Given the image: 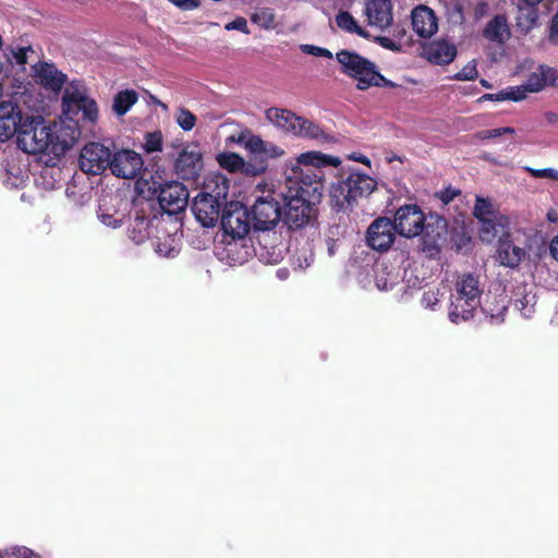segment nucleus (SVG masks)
Returning <instances> with one entry per match:
<instances>
[{
    "mask_svg": "<svg viewBox=\"0 0 558 558\" xmlns=\"http://www.w3.org/2000/svg\"><path fill=\"white\" fill-rule=\"evenodd\" d=\"M341 160L320 151H306L284 165V175L290 184L286 199V216L289 223L301 227L308 221L310 207L305 197L307 189L313 186L316 192L323 187L320 171L324 167H339Z\"/></svg>",
    "mask_w": 558,
    "mask_h": 558,
    "instance_id": "nucleus-1",
    "label": "nucleus"
},
{
    "mask_svg": "<svg viewBox=\"0 0 558 558\" xmlns=\"http://www.w3.org/2000/svg\"><path fill=\"white\" fill-rule=\"evenodd\" d=\"M63 118L51 126V154H65L80 138L78 121L95 123L98 119L96 101L88 97L85 86L80 82L70 83L62 97Z\"/></svg>",
    "mask_w": 558,
    "mask_h": 558,
    "instance_id": "nucleus-2",
    "label": "nucleus"
},
{
    "mask_svg": "<svg viewBox=\"0 0 558 558\" xmlns=\"http://www.w3.org/2000/svg\"><path fill=\"white\" fill-rule=\"evenodd\" d=\"M391 246H355L351 253L348 271L355 275L357 280L366 286L369 280V271L375 272V283L378 290H390L399 282V271L388 267L384 262H378L377 254L387 252Z\"/></svg>",
    "mask_w": 558,
    "mask_h": 558,
    "instance_id": "nucleus-3",
    "label": "nucleus"
},
{
    "mask_svg": "<svg viewBox=\"0 0 558 558\" xmlns=\"http://www.w3.org/2000/svg\"><path fill=\"white\" fill-rule=\"evenodd\" d=\"M377 186L369 175L354 169L342 170L329 187V204L336 211L352 210L359 198L367 197Z\"/></svg>",
    "mask_w": 558,
    "mask_h": 558,
    "instance_id": "nucleus-4",
    "label": "nucleus"
},
{
    "mask_svg": "<svg viewBox=\"0 0 558 558\" xmlns=\"http://www.w3.org/2000/svg\"><path fill=\"white\" fill-rule=\"evenodd\" d=\"M395 226L397 233L407 239H412L421 234L432 236L433 241L440 239L446 231V220L438 215L425 217L424 213L416 205H405L400 207L395 216Z\"/></svg>",
    "mask_w": 558,
    "mask_h": 558,
    "instance_id": "nucleus-5",
    "label": "nucleus"
},
{
    "mask_svg": "<svg viewBox=\"0 0 558 558\" xmlns=\"http://www.w3.org/2000/svg\"><path fill=\"white\" fill-rule=\"evenodd\" d=\"M412 255L413 262L408 260L403 267L402 280L409 288H420L441 267L440 246H415Z\"/></svg>",
    "mask_w": 558,
    "mask_h": 558,
    "instance_id": "nucleus-6",
    "label": "nucleus"
},
{
    "mask_svg": "<svg viewBox=\"0 0 558 558\" xmlns=\"http://www.w3.org/2000/svg\"><path fill=\"white\" fill-rule=\"evenodd\" d=\"M343 71L357 81L359 89H366L371 86H393V83L386 80L376 71L374 63L355 52L342 50L336 56Z\"/></svg>",
    "mask_w": 558,
    "mask_h": 558,
    "instance_id": "nucleus-7",
    "label": "nucleus"
},
{
    "mask_svg": "<svg viewBox=\"0 0 558 558\" xmlns=\"http://www.w3.org/2000/svg\"><path fill=\"white\" fill-rule=\"evenodd\" d=\"M51 126L45 123L39 114L25 117L24 124L17 135L19 147L27 154H51Z\"/></svg>",
    "mask_w": 558,
    "mask_h": 558,
    "instance_id": "nucleus-8",
    "label": "nucleus"
},
{
    "mask_svg": "<svg viewBox=\"0 0 558 558\" xmlns=\"http://www.w3.org/2000/svg\"><path fill=\"white\" fill-rule=\"evenodd\" d=\"M554 68L542 64L536 72L529 75L526 82L520 86H511L496 94H490V101L512 100L520 101L526 98L527 94L538 93L546 86H550V75Z\"/></svg>",
    "mask_w": 558,
    "mask_h": 558,
    "instance_id": "nucleus-9",
    "label": "nucleus"
},
{
    "mask_svg": "<svg viewBox=\"0 0 558 558\" xmlns=\"http://www.w3.org/2000/svg\"><path fill=\"white\" fill-rule=\"evenodd\" d=\"M252 206V216L254 228L259 231L272 229L281 218V206L279 197L275 191H262Z\"/></svg>",
    "mask_w": 558,
    "mask_h": 558,
    "instance_id": "nucleus-10",
    "label": "nucleus"
},
{
    "mask_svg": "<svg viewBox=\"0 0 558 558\" xmlns=\"http://www.w3.org/2000/svg\"><path fill=\"white\" fill-rule=\"evenodd\" d=\"M174 171L183 180H196L203 168V151L198 143L191 142L182 146L174 158Z\"/></svg>",
    "mask_w": 558,
    "mask_h": 558,
    "instance_id": "nucleus-11",
    "label": "nucleus"
},
{
    "mask_svg": "<svg viewBox=\"0 0 558 558\" xmlns=\"http://www.w3.org/2000/svg\"><path fill=\"white\" fill-rule=\"evenodd\" d=\"M111 150L98 142L86 144L80 155L78 165L83 172L88 174H100L109 169Z\"/></svg>",
    "mask_w": 558,
    "mask_h": 558,
    "instance_id": "nucleus-12",
    "label": "nucleus"
},
{
    "mask_svg": "<svg viewBox=\"0 0 558 558\" xmlns=\"http://www.w3.org/2000/svg\"><path fill=\"white\" fill-rule=\"evenodd\" d=\"M221 227L232 240H242L248 234V211L240 203L230 202L221 215Z\"/></svg>",
    "mask_w": 558,
    "mask_h": 558,
    "instance_id": "nucleus-13",
    "label": "nucleus"
},
{
    "mask_svg": "<svg viewBox=\"0 0 558 558\" xmlns=\"http://www.w3.org/2000/svg\"><path fill=\"white\" fill-rule=\"evenodd\" d=\"M144 166L142 156L132 149H120L111 153L109 169L111 173L121 179H135Z\"/></svg>",
    "mask_w": 558,
    "mask_h": 558,
    "instance_id": "nucleus-14",
    "label": "nucleus"
},
{
    "mask_svg": "<svg viewBox=\"0 0 558 558\" xmlns=\"http://www.w3.org/2000/svg\"><path fill=\"white\" fill-rule=\"evenodd\" d=\"M189 201L187 189L178 181L166 182L160 185L158 193V203L161 209L174 215L183 210Z\"/></svg>",
    "mask_w": 558,
    "mask_h": 558,
    "instance_id": "nucleus-15",
    "label": "nucleus"
},
{
    "mask_svg": "<svg viewBox=\"0 0 558 558\" xmlns=\"http://www.w3.org/2000/svg\"><path fill=\"white\" fill-rule=\"evenodd\" d=\"M26 116L29 114L23 112L16 101H2L0 104V142H5L14 134H19Z\"/></svg>",
    "mask_w": 558,
    "mask_h": 558,
    "instance_id": "nucleus-16",
    "label": "nucleus"
},
{
    "mask_svg": "<svg viewBox=\"0 0 558 558\" xmlns=\"http://www.w3.org/2000/svg\"><path fill=\"white\" fill-rule=\"evenodd\" d=\"M227 206L217 199L198 193L193 201L192 211L203 227L209 228L217 223L221 215V208Z\"/></svg>",
    "mask_w": 558,
    "mask_h": 558,
    "instance_id": "nucleus-17",
    "label": "nucleus"
},
{
    "mask_svg": "<svg viewBox=\"0 0 558 558\" xmlns=\"http://www.w3.org/2000/svg\"><path fill=\"white\" fill-rule=\"evenodd\" d=\"M413 32L421 38L427 39L438 32V17L433 9L420 4L411 12Z\"/></svg>",
    "mask_w": 558,
    "mask_h": 558,
    "instance_id": "nucleus-18",
    "label": "nucleus"
},
{
    "mask_svg": "<svg viewBox=\"0 0 558 558\" xmlns=\"http://www.w3.org/2000/svg\"><path fill=\"white\" fill-rule=\"evenodd\" d=\"M397 230L395 222L387 217L375 219L366 231V244H393Z\"/></svg>",
    "mask_w": 558,
    "mask_h": 558,
    "instance_id": "nucleus-19",
    "label": "nucleus"
},
{
    "mask_svg": "<svg viewBox=\"0 0 558 558\" xmlns=\"http://www.w3.org/2000/svg\"><path fill=\"white\" fill-rule=\"evenodd\" d=\"M368 24L386 28L392 23V5L390 0H368L364 10Z\"/></svg>",
    "mask_w": 558,
    "mask_h": 558,
    "instance_id": "nucleus-20",
    "label": "nucleus"
},
{
    "mask_svg": "<svg viewBox=\"0 0 558 558\" xmlns=\"http://www.w3.org/2000/svg\"><path fill=\"white\" fill-rule=\"evenodd\" d=\"M36 81L45 88L58 93L65 83V75L50 63H38L33 66Z\"/></svg>",
    "mask_w": 558,
    "mask_h": 558,
    "instance_id": "nucleus-21",
    "label": "nucleus"
},
{
    "mask_svg": "<svg viewBox=\"0 0 558 558\" xmlns=\"http://www.w3.org/2000/svg\"><path fill=\"white\" fill-rule=\"evenodd\" d=\"M252 246H214V255L223 265L241 266L252 258Z\"/></svg>",
    "mask_w": 558,
    "mask_h": 558,
    "instance_id": "nucleus-22",
    "label": "nucleus"
},
{
    "mask_svg": "<svg viewBox=\"0 0 558 558\" xmlns=\"http://www.w3.org/2000/svg\"><path fill=\"white\" fill-rule=\"evenodd\" d=\"M230 181L225 174L210 173L206 177L203 191L201 193L227 205Z\"/></svg>",
    "mask_w": 558,
    "mask_h": 558,
    "instance_id": "nucleus-23",
    "label": "nucleus"
},
{
    "mask_svg": "<svg viewBox=\"0 0 558 558\" xmlns=\"http://www.w3.org/2000/svg\"><path fill=\"white\" fill-rule=\"evenodd\" d=\"M424 56L433 63L448 64L456 58L457 48L447 40H437L424 47Z\"/></svg>",
    "mask_w": 558,
    "mask_h": 558,
    "instance_id": "nucleus-24",
    "label": "nucleus"
},
{
    "mask_svg": "<svg viewBox=\"0 0 558 558\" xmlns=\"http://www.w3.org/2000/svg\"><path fill=\"white\" fill-rule=\"evenodd\" d=\"M299 117L287 109L269 108L266 111V118L271 124L291 134L294 133Z\"/></svg>",
    "mask_w": 558,
    "mask_h": 558,
    "instance_id": "nucleus-25",
    "label": "nucleus"
},
{
    "mask_svg": "<svg viewBox=\"0 0 558 558\" xmlns=\"http://www.w3.org/2000/svg\"><path fill=\"white\" fill-rule=\"evenodd\" d=\"M476 304L468 305L465 298L456 293L451 296V304L448 312V318L453 324H459L470 319L473 315Z\"/></svg>",
    "mask_w": 558,
    "mask_h": 558,
    "instance_id": "nucleus-26",
    "label": "nucleus"
},
{
    "mask_svg": "<svg viewBox=\"0 0 558 558\" xmlns=\"http://www.w3.org/2000/svg\"><path fill=\"white\" fill-rule=\"evenodd\" d=\"M539 10L538 4L522 3L518 5L517 26L524 33L533 29L538 22Z\"/></svg>",
    "mask_w": 558,
    "mask_h": 558,
    "instance_id": "nucleus-27",
    "label": "nucleus"
},
{
    "mask_svg": "<svg viewBox=\"0 0 558 558\" xmlns=\"http://www.w3.org/2000/svg\"><path fill=\"white\" fill-rule=\"evenodd\" d=\"M490 238L496 239V244H511L509 219L495 215L490 208Z\"/></svg>",
    "mask_w": 558,
    "mask_h": 558,
    "instance_id": "nucleus-28",
    "label": "nucleus"
},
{
    "mask_svg": "<svg viewBox=\"0 0 558 558\" xmlns=\"http://www.w3.org/2000/svg\"><path fill=\"white\" fill-rule=\"evenodd\" d=\"M293 135L318 142H327L329 140L328 134L318 124L303 117H299Z\"/></svg>",
    "mask_w": 558,
    "mask_h": 558,
    "instance_id": "nucleus-29",
    "label": "nucleus"
},
{
    "mask_svg": "<svg viewBox=\"0 0 558 558\" xmlns=\"http://www.w3.org/2000/svg\"><path fill=\"white\" fill-rule=\"evenodd\" d=\"M251 250L252 256L255 255L265 265L280 263L288 253L287 246H252Z\"/></svg>",
    "mask_w": 558,
    "mask_h": 558,
    "instance_id": "nucleus-30",
    "label": "nucleus"
},
{
    "mask_svg": "<svg viewBox=\"0 0 558 558\" xmlns=\"http://www.w3.org/2000/svg\"><path fill=\"white\" fill-rule=\"evenodd\" d=\"M457 293L465 298L468 305H478V281L471 275L463 276L460 281L457 282Z\"/></svg>",
    "mask_w": 558,
    "mask_h": 558,
    "instance_id": "nucleus-31",
    "label": "nucleus"
},
{
    "mask_svg": "<svg viewBox=\"0 0 558 558\" xmlns=\"http://www.w3.org/2000/svg\"><path fill=\"white\" fill-rule=\"evenodd\" d=\"M290 254V264L295 269H305L314 262V251L312 246H287Z\"/></svg>",
    "mask_w": 558,
    "mask_h": 558,
    "instance_id": "nucleus-32",
    "label": "nucleus"
},
{
    "mask_svg": "<svg viewBox=\"0 0 558 558\" xmlns=\"http://www.w3.org/2000/svg\"><path fill=\"white\" fill-rule=\"evenodd\" d=\"M138 100L137 93L132 89H125L119 92L112 102L113 112L122 117L124 116Z\"/></svg>",
    "mask_w": 558,
    "mask_h": 558,
    "instance_id": "nucleus-33",
    "label": "nucleus"
},
{
    "mask_svg": "<svg viewBox=\"0 0 558 558\" xmlns=\"http://www.w3.org/2000/svg\"><path fill=\"white\" fill-rule=\"evenodd\" d=\"M515 130L510 126L490 129V145L504 144L506 150H513L517 145Z\"/></svg>",
    "mask_w": 558,
    "mask_h": 558,
    "instance_id": "nucleus-34",
    "label": "nucleus"
},
{
    "mask_svg": "<svg viewBox=\"0 0 558 558\" xmlns=\"http://www.w3.org/2000/svg\"><path fill=\"white\" fill-rule=\"evenodd\" d=\"M510 35L507 17L501 14L495 15L490 20V41L504 44L510 38Z\"/></svg>",
    "mask_w": 558,
    "mask_h": 558,
    "instance_id": "nucleus-35",
    "label": "nucleus"
},
{
    "mask_svg": "<svg viewBox=\"0 0 558 558\" xmlns=\"http://www.w3.org/2000/svg\"><path fill=\"white\" fill-rule=\"evenodd\" d=\"M498 255L500 263L507 267H517L526 255V251L523 246H501Z\"/></svg>",
    "mask_w": 558,
    "mask_h": 558,
    "instance_id": "nucleus-36",
    "label": "nucleus"
},
{
    "mask_svg": "<svg viewBox=\"0 0 558 558\" xmlns=\"http://www.w3.org/2000/svg\"><path fill=\"white\" fill-rule=\"evenodd\" d=\"M336 23L344 32L367 37L368 34L357 24L356 20L347 11L337 14Z\"/></svg>",
    "mask_w": 558,
    "mask_h": 558,
    "instance_id": "nucleus-37",
    "label": "nucleus"
},
{
    "mask_svg": "<svg viewBox=\"0 0 558 558\" xmlns=\"http://www.w3.org/2000/svg\"><path fill=\"white\" fill-rule=\"evenodd\" d=\"M26 179V172L15 165H10L2 177L3 184L9 189H19Z\"/></svg>",
    "mask_w": 558,
    "mask_h": 558,
    "instance_id": "nucleus-38",
    "label": "nucleus"
},
{
    "mask_svg": "<svg viewBox=\"0 0 558 558\" xmlns=\"http://www.w3.org/2000/svg\"><path fill=\"white\" fill-rule=\"evenodd\" d=\"M251 20L254 24L265 29H272L276 27V16L269 8H258L251 15Z\"/></svg>",
    "mask_w": 558,
    "mask_h": 558,
    "instance_id": "nucleus-39",
    "label": "nucleus"
},
{
    "mask_svg": "<svg viewBox=\"0 0 558 558\" xmlns=\"http://www.w3.org/2000/svg\"><path fill=\"white\" fill-rule=\"evenodd\" d=\"M97 217L102 225L117 229L121 227L124 216L118 210L106 208L101 205L97 213Z\"/></svg>",
    "mask_w": 558,
    "mask_h": 558,
    "instance_id": "nucleus-40",
    "label": "nucleus"
},
{
    "mask_svg": "<svg viewBox=\"0 0 558 558\" xmlns=\"http://www.w3.org/2000/svg\"><path fill=\"white\" fill-rule=\"evenodd\" d=\"M219 166L230 172H238L240 169H244L243 158L235 153H225L217 157Z\"/></svg>",
    "mask_w": 558,
    "mask_h": 558,
    "instance_id": "nucleus-41",
    "label": "nucleus"
},
{
    "mask_svg": "<svg viewBox=\"0 0 558 558\" xmlns=\"http://www.w3.org/2000/svg\"><path fill=\"white\" fill-rule=\"evenodd\" d=\"M174 120L177 124L185 132L193 130L196 124V117L189 109L180 107L175 114Z\"/></svg>",
    "mask_w": 558,
    "mask_h": 558,
    "instance_id": "nucleus-42",
    "label": "nucleus"
},
{
    "mask_svg": "<svg viewBox=\"0 0 558 558\" xmlns=\"http://www.w3.org/2000/svg\"><path fill=\"white\" fill-rule=\"evenodd\" d=\"M33 52L32 47H16L11 48L5 53V57L8 59V62L10 64H16L20 66H24L27 62V53Z\"/></svg>",
    "mask_w": 558,
    "mask_h": 558,
    "instance_id": "nucleus-43",
    "label": "nucleus"
},
{
    "mask_svg": "<svg viewBox=\"0 0 558 558\" xmlns=\"http://www.w3.org/2000/svg\"><path fill=\"white\" fill-rule=\"evenodd\" d=\"M473 215L476 219H478L480 222H482L483 227L482 229L484 231L488 230V202L477 196L476 197V204L474 206Z\"/></svg>",
    "mask_w": 558,
    "mask_h": 558,
    "instance_id": "nucleus-44",
    "label": "nucleus"
},
{
    "mask_svg": "<svg viewBox=\"0 0 558 558\" xmlns=\"http://www.w3.org/2000/svg\"><path fill=\"white\" fill-rule=\"evenodd\" d=\"M143 147L147 154L158 153L162 149V135L160 132L147 133Z\"/></svg>",
    "mask_w": 558,
    "mask_h": 558,
    "instance_id": "nucleus-45",
    "label": "nucleus"
},
{
    "mask_svg": "<svg viewBox=\"0 0 558 558\" xmlns=\"http://www.w3.org/2000/svg\"><path fill=\"white\" fill-rule=\"evenodd\" d=\"M5 554L13 558H40L37 553L25 546H11L5 549Z\"/></svg>",
    "mask_w": 558,
    "mask_h": 558,
    "instance_id": "nucleus-46",
    "label": "nucleus"
},
{
    "mask_svg": "<svg viewBox=\"0 0 558 558\" xmlns=\"http://www.w3.org/2000/svg\"><path fill=\"white\" fill-rule=\"evenodd\" d=\"M440 302V298H439V291H435V290H428V291H425L423 296H422V305L425 307V308H428V310H432V311H435L437 305L439 304Z\"/></svg>",
    "mask_w": 558,
    "mask_h": 558,
    "instance_id": "nucleus-47",
    "label": "nucleus"
},
{
    "mask_svg": "<svg viewBox=\"0 0 558 558\" xmlns=\"http://www.w3.org/2000/svg\"><path fill=\"white\" fill-rule=\"evenodd\" d=\"M284 150L271 142L265 141L260 156L263 158H278L283 156Z\"/></svg>",
    "mask_w": 558,
    "mask_h": 558,
    "instance_id": "nucleus-48",
    "label": "nucleus"
},
{
    "mask_svg": "<svg viewBox=\"0 0 558 558\" xmlns=\"http://www.w3.org/2000/svg\"><path fill=\"white\" fill-rule=\"evenodd\" d=\"M154 253L159 258H174L179 255L178 246H154Z\"/></svg>",
    "mask_w": 558,
    "mask_h": 558,
    "instance_id": "nucleus-49",
    "label": "nucleus"
},
{
    "mask_svg": "<svg viewBox=\"0 0 558 558\" xmlns=\"http://www.w3.org/2000/svg\"><path fill=\"white\" fill-rule=\"evenodd\" d=\"M301 50L311 56L323 57V58H331L332 54L328 49L314 46V45H301Z\"/></svg>",
    "mask_w": 558,
    "mask_h": 558,
    "instance_id": "nucleus-50",
    "label": "nucleus"
},
{
    "mask_svg": "<svg viewBox=\"0 0 558 558\" xmlns=\"http://www.w3.org/2000/svg\"><path fill=\"white\" fill-rule=\"evenodd\" d=\"M263 146H265V141L258 136H250L245 143V147L253 154L259 155L262 154Z\"/></svg>",
    "mask_w": 558,
    "mask_h": 558,
    "instance_id": "nucleus-51",
    "label": "nucleus"
},
{
    "mask_svg": "<svg viewBox=\"0 0 558 558\" xmlns=\"http://www.w3.org/2000/svg\"><path fill=\"white\" fill-rule=\"evenodd\" d=\"M526 170L534 178H548V179H553V180H558V171L553 168H545V169L526 168Z\"/></svg>",
    "mask_w": 558,
    "mask_h": 558,
    "instance_id": "nucleus-52",
    "label": "nucleus"
},
{
    "mask_svg": "<svg viewBox=\"0 0 558 558\" xmlns=\"http://www.w3.org/2000/svg\"><path fill=\"white\" fill-rule=\"evenodd\" d=\"M476 75V66L472 63H469L460 72L456 74V77L461 81H469L473 80Z\"/></svg>",
    "mask_w": 558,
    "mask_h": 558,
    "instance_id": "nucleus-53",
    "label": "nucleus"
},
{
    "mask_svg": "<svg viewBox=\"0 0 558 558\" xmlns=\"http://www.w3.org/2000/svg\"><path fill=\"white\" fill-rule=\"evenodd\" d=\"M548 40L553 45L558 44V11L551 17L548 33Z\"/></svg>",
    "mask_w": 558,
    "mask_h": 558,
    "instance_id": "nucleus-54",
    "label": "nucleus"
},
{
    "mask_svg": "<svg viewBox=\"0 0 558 558\" xmlns=\"http://www.w3.org/2000/svg\"><path fill=\"white\" fill-rule=\"evenodd\" d=\"M226 28L227 29H238V31H241V32H243L245 34L248 33L246 20L242 19V17L241 19H236V20L232 21L231 23L227 24Z\"/></svg>",
    "mask_w": 558,
    "mask_h": 558,
    "instance_id": "nucleus-55",
    "label": "nucleus"
},
{
    "mask_svg": "<svg viewBox=\"0 0 558 558\" xmlns=\"http://www.w3.org/2000/svg\"><path fill=\"white\" fill-rule=\"evenodd\" d=\"M459 191L454 189H446L439 193V198L444 204L450 203L457 195Z\"/></svg>",
    "mask_w": 558,
    "mask_h": 558,
    "instance_id": "nucleus-56",
    "label": "nucleus"
},
{
    "mask_svg": "<svg viewBox=\"0 0 558 558\" xmlns=\"http://www.w3.org/2000/svg\"><path fill=\"white\" fill-rule=\"evenodd\" d=\"M377 40L380 44V46L384 48H387L392 51L400 50V46L389 37H378Z\"/></svg>",
    "mask_w": 558,
    "mask_h": 558,
    "instance_id": "nucleus-57",
    "label": "nucleus"
},
{
    "mask_svg": "<svg viewBox=\"0 0 558 558\" xmlns=\"http://www.w3.org/2000/svg\"><path fill=\"white\" fill-rule=\"evenodd\" d=\"M348 158L350 160H353V161H357V162H361V163H364L366 166H371V160L368 157H366L365 155L361 154V153H352L348 156Z\"/></svg>",
    "mask_w": 558,
    "mask_h": 558,
    "instance_id": "nucleus-58",
    "label": "nucleus"
},
{
    "mask_svg": "<svg viewBox=\"0 0 558 558\" xmlns=\"http://www.w3.org/2000/svg\"><path fill=\"white\" fill-rule=\"evenodd\" d=\"M264 169H265L264 167L256 169V168H254L250 165H246L244 162V169H240V171L243 173H246V174L257 175V174L262 173L264 171Z\"/></svg>",
    "mask_w": 558,
    "mask_h": 558,
    "instance_id": "nucleus-59",
    "label": "nucleus"
},
{
    "mask_svg": "<svg viewBox=\"0 0 558 558\" xmlns=\"http://www.w3.org/2000/svg\"><path fill=\"white\" fill-rule=\"evenodd\" d=\"M507 307H508V306H507V304L505 303V300H501V310H500V312H498L497 314H493V313H490V319H497L498 322H500V323H501V322L504 320V318H502V314H504V312H506V311H507Z\"/></svg>",
    "mask_w": 558,
    "mask_h": 558,
    "instance_id": "nucleus-60",
    "label": "nucleus"
},
{
    "mask_svg": "<svg viewBox=\"0 0 558 558\" xmlns=\"http://www.w3.org/2000/svg\"><path fill=\"white\" fill-rule=\"evenodd\" d=\"M276 276L280 280H286L289 277V270L287 268H279L276 271Z\"/></svg>",
    "mask_w": 558,
    "mask_h": 558,
    "instance_id": "nucleus-61",
    "label": "nucleus"
},
{
    "mask_svg": "<svg viewBox=\"0 0 558 558\" xmlns=\"http://www.w3.org/2000/svg\"><path fill=\"white\" fill-rule=\"evenodd\" d=\"M547 219L551 222H557L558 221V213L555 211V210H549L547 213Z\"/></svg>",
    "mask_w": 558,
    "mask_h": 558,
    "instance_id": "nucleus-62",
    "label": "nucleus"
},
{
    "mask_svg": "<svg viewBox=\"0 0 558 558\" xmlns=\"http://www.w3.org/2000/svg\"><path fill=\"white\" fill-rule=\"evenodd\" d=\"M550 86L558 87V72L554 69V74L550 75Z\"/></svg>",
    "mask_w": 558,
    "mask_h": 558,
    "instance_id": "nucleus-63",
    "label": "nucleus"
},
{
    "mask_svg": "<svg viewBox=\"0 0 558 558\" xmlns=\"http://www.w3.org/2000/svg\"><path fill=\"white\" fill-rule=\"evenodd\" d=\"M547 247L549 248L551 257L558 262V246H547Z\"/></svg>",
    "mask_w": 558,
    "mask_h": 558,
    "instance_id": "nucleus-64",
    "label": "nucleus"
}]
</instances>
